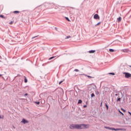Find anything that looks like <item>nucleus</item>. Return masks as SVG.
<instances>
[{"label":"nucleus","mask_w":131,"mask_h":131,"mask_svg":"<svg viewBox=\"0 0 131 131\" xmlns=\"http://www.w3.org/2000/svg\"><path fill=\"white\" fill-rule=\"evenodd\" d=\"M39 103H40L39 102H38L37 103V104H38H38H39Z\"/></svg>","instance_id":"nucleus-33"},{"label":"nucleus","mask_w":131,"mask_h":131,"mask_svg":"<svg viewBox=\"0 0 131 131\" xmlns=\"http://www.w3.org/2000/svg\"><path fill=\"white\" fill-rule=\"evenodd\" d=\"M35 37H37V36L32 37V39H33V38H35Z\"/></svg>","instance_id":"nucleus-29"},{"label":"nucleus","mask_w":131,"mask_h":131,"mask_svg":"<svg viewBox=\"0 0 131 131\" xmlns=\"http://www.w3.org/2000/svg\"><path fill=\"white\" fill-rule=\"evenodd\" d=\"M82 103V101L81 100H79L78 102V104H81Z\"/></svg>","instance_id":"nucleus-10"},{"label":"nucleus","mask_w":131,"mask_h":131,"mask_svg":"<svg viewBox=\"0 0 131 131\" xmlns=\"http://www.w3.org/2000/svg\"><path fill=\"white\" fill-rule=\"evenodd\" d=\"M121 99L120 98H118L117 100V102H118V101H120Z\"/></svg>","instance_id":"nucleus-18"},{"label":"nucleus","mask_w":131,"mask_h":131,"mask_svg":"<svg viewBox=\"0 0 131 131\" xmlns=\"http://www.w3.org/2000/svg\"><path fill=\"white\" fill-rule=\"evenodd\" d=\"M56 57H55V56H53V57H50L49 59V60H52V59H54V58H55Z\"/></svg>","instance_id":"nucleus-12"},{"label":"nucleus","mask_w":131,"mask_h":131,"mask_svg":"<svg viewBox=\"0 0 131 131\" xmlns=\"http://www.w3.org/2000/svg\"><path fill=\"white\" fill-rule=\"evenodd\" d=\"M121 110H122V111H123V112H125V110L123 108H121Z\"/></svg>","instance_id":"nucleus-21"},{"label":"nucleus","mask_w":131,"mask_h":131,"mask_svg":"<svg viewBox=\"0 0 131 131\" xmlns=\"http://www.w3.org/2000/svg\"><path fill=\"white\" fill-rule=\"evenodd\" d=\"M91 97H92V98H93V97H95V94L94 93H92L91 94Z\"/></svg>","instance_id":"nucleus-17"},{"label":"nucleus","mask_w":131,"mask_h":131,"mask_svg":"<svg viewBox=\"0 0 131 131\" xmlns=\"http://www.w3.org/2000/svg\"><path fill=\"white\" fill-rule=\"evenodd\" d=\"M0 76H3V75H2V74H0Z\"/></svg>","instance_id":"nucleus-34"},{"label":"nucleus","mask_w":131,"mask_h":131,"mask_svg":"<svg viewBox=\"0 0 131 131\" xmlns=\"http://www.w3.org/2000/svg\"><path fill=\"white\" fill-rule=\"evenodd\" d=\"M122 51H123L124 53H127L128 52L129 50L128 49H124L122 50Z\"/></svg>","instance_id":"nucleus-6"},{"label":"nucleus","mask_w":131,"mask_h":131,"mask_svg":"<svg viewBox=\"0 0 131 131\" xmlns=\"http://www.w3.org/2000/svg\"><path fill=\"white\" fill-rule=\"evenodd\" d=\"M129 67H130V68H131V66H129Z\"/></svg>","instance_id":"nucleus-36"},{"label":"nucleus","mask_w":131,"mask_h":131,"mask_svg":"<svg viewBox=\"0 0 131 131\" xmlns=\"http://www.w3.org/2000/svg\"><path fill=\"white\" fill-rule=\"evenodd\" d=\"M105 128H108V129H112L113 130H119L120 129H114L113 128H110L109 127H105Z\"/></svg>","instance_id":"nucleus-4"},{"label":"nucleus","mask_w":131,"mask_h":131,"mask_svg":"<svg viewBox=\"0 0 131 131\" xmlns=\"http://www.w3.org/2000/svg\"><path fill=\"white\" fill-rule=\"evenodd\" d=\"M21 123L25 124V123H28V121L26 120L25 119H23L21 121Z\"/></svg>","instance_id":"nucleus-5"},{"label":"nucleus","mask_w":131,"mask_h":131,"mask_svg":"<svg viewBox=\"0 0 131 131\" xmlns=\"http://www.w3.org/2000/svg\"><path fill=\"white\" fill-rule=\"evenodd\" d=\"M86 76H87V77H88L89 78H94V77H92V76H90L86 75Z\"/></svg>","instance_id":"nucleus-11"},{"label":"nucleus","mask_w":131,"mask_h":131,"mask_svg":"<svg viewBox=\"0 0 131 131\" xmlns=\"http://www.w3.org/2000/svg\"><path fill=\"white\" fill-rule=\"evenodd\" d=\"M25 82H27V78L25 76Z\"/></svg>","instance_id":"nucleus-13"},{"label":"nucleus","mask_w":131,"mask_h":131,"mask_svg":"<svg viewBox=\"0 0 131 131\" xmlns=\"http://www.w3.org/2000/svg\"><path fill=\"white\" fill-rule=\"evenodd\" d=\"M66 19L68 21H69V22H70V19H69V18H68V17H66Z\"/></svg>","instance_id":"nucleus-15"},{"label":"nucleus","mask_w":131,"mask_h":131,"mask_svg":"<svg viewBox=\"0 0 131 131\" xmlns=\"http://www.w3.org/2000/svg\"><path fill=\"white\" fill-rule=\"evenodd\" d=\"M14 14H19L20 13V11H15L13 12Z\"/></svg>","instance_id":"nucleus-9"},{"label":"nucleus","mask_w":131,"mask_h":131,"mask_svg":"<svg viewBox=\"0 0 131 131\" xmlns=\"http://www.w3.org/2000/svg\"><path fill=\"white\" fill-rule=\"evenodd\" d=\"M101 24V22H99L97 24L95 25V26H98V25H100Z\"/></svg>","instance_id":"nucleus-16"},{"label":"nucleus","mask_w":131,"mask_h":131,"mask_svg":"<svg viewBox=\"0 0 131 131\" xmlns=\"http://www.w3.org/2000/svg\"><path fill=\"white\" fill-rule=\"evenodd\" d=\"M119 112L121 114H122V115H124V114H123V113H122L121 112H120L119 110Z\"/></svg>","instance_id":"nucleus-24"},{"label":"nucleus","mask_w":131,"mask_h":131,"mask_svg":"<svg viewBox=\"0 0 131 131\" xmlns=\"http://www.w3.org/2000/svg\"><path fill=\"white\" fill-rule=\"evenodd\" d=\"M128 113H129V115H130V116H131V113H130V112H128Z\"/></svg>","instance_id":"nucleus-31"},{"label":"nucleus","mask_w":131,"mask_h":131,"mask_svg":"<svg viewBox=\"0 0 131 131\" xmlns=\"http://www.w3.org/2000/svg\"><path fill=\"white\" fill-rule=\"evenodd\" d=\"M110 52H114V50L113 49H110Z\"/></svg>","instance_id":"nucleus-22"},{"label":"nucleus","mask_w":131,"mask_h":131,"mask_svg":"<svg viewBox=\"0 0 131 131\" xmlns=\"http://www.w3.org/2000/svg\"><path fill=\"white\" fill-rule=\"evenodd\" d=\"M9 24H10V25H12V24H13V21H11L9 23Z\"/></svg>","instance_id":"nucleus-25"},{"label":"nucleus","mask_w":131,"mask_h":131,"mask_svg":"<svg viewBox=\"0 0 131 131\" xmlns=\"http://www.w3.org/2000/svg\"><path fill=\"white\" fill-rule=\"evenodd\" d=\"M109 74H110L111 75H115V73H109Z\"/></svg>","instance_id":"nucleus-14"},{"label":"nucleus","mask_w":131,"mask_h":131,"mask_svg":"<svg viewBox=\"0 0 131 131\" xmlns=\"http://www.w3.org/2000/svg\"><path fill=\"white\" fill-rule=\"evenodd\" d=\"M123 74H125V77L126 78H129V77H131V74L128 73H123Z\"/></svg>","instance_id":"nucleus-2"},{"label":"nucleus","mask_w":131,"mask_h":131,"mask_svg":"<svg viewBox=\"0 0 131 131\" xmlns=\"http://www.w3.org/2000/svg\"><path fill=\"white\" fill-rule=\"evenodd\" d=\"M28 94L27 93L25 94V96H27Z\"/></svg>","instance_id":"nucleus-32"},{"label":"nucleus","mask_w":131,"mask_h":131,"mask_svg":"<svg viewBox=\"0 0 131 131\" xmlns=\"http://www.w3.org/2000/svg\"><path fill=\"white\" fill-rule=\"evenodd\" d=\"M105 106H106V108H107V110H108V105H107V104H105Z\"/></svg>","instance_id":"nucleus-23"},{"label":"nucleus","mask_w":131,"mask_h":131,"mask_svg":"<svg viewBox=\"0 0 131 131\" xmlns=\"http://www.w3.org/2000/svg\"><path fill=\"white\" fill-rule=\"evenodd\" d=\"M83 107H84V108H86L87 106H86V105H85L83 106Z\"/></svg>","instance_id":"nucleus-28"},{"label":"nucleus","mask_w":131,"mask_h":131,"mask_svg":"<svg viewBox=\"0 0 131 131\" xmlns=\"http://www.w3.org/2000/svg\"><path fill=\"white\" fill-rule=\"evenodd\" d=\"M70 37H71L70 36H68L66 38V39H67L68 38H70Z\"/></svg>","instance_id":"nucleus-20"},{"label":"nucleus","mask_w":131,"mask_h":131,"mask_svg":"<svg viewBox=\"0 0 131 131\" xmlns=\"http://www.w3.org/2000/svg\"><path fill=\"white\" fill-rule=\"evenodd\" d=\"M0 17L1 18H5L3 15H0Z\"/></svg>","instance_id":"nucleus-19"},{"label":"nucleus","mask_w":131,"mask_h":131,"mask_svg":"<svg viewBox=\"0 0 131 131\" xmlns=\"http://www.w3.org/2000/svg\"><path fill=\"white\" fill-rule=\"evenodd\" d=\"M0 118L3 119L4 118V116H3L2 117H1V116H0Z\"/></svg>","instance_id":"nucleus-30"},{"label":"nucleus","mask_w":131,"mask_h":131,"mask_svg":"<svg viewBox=\"0 0 131 131\" xmlns=\"http://www.w3.org/2000/svg\"><path fill=\"white\" fill-rule=\"evenodd\" d=\"M94 18L96 19H98V20H100V16H99V15L96 14L94 15Z\"/></svg>","instance_id":"nucleus-3"},{"label":"nucleus","mask_w":131,"mask_h":131,"mask_svg":"<svg viewBox=\"0 0 131 131\" xmlns=\"http://www.w3.org/2000/svg\"><path fill=\"white\" fill-rule=\"evenodd\" d=\"M13 128H15V127H13Z\"/></svg>","instance_id":"nucleus-37"},{"label":"nucleus","mask_w":131,"mask_h":131,"mask_svg":"<svg viewBox=\"0 0 131 131\" xmlns=\"http://www.w3.org/2000/svg\"><path fill=\"white\" fill-rule=\"evenodd\" d=\"M95 52H96V51L95 50H91L89 51V53H90V54H94V53H95Z\"/></svg>","instance_id":"nucleus-7"},{"label":"nucleus","mask_w":131,"mask_h":131,"mask_svg":"<svg viewBox=\"0 0 131 131\" xmlns=\"http://www.w3.org/2000/svg\"><path fill=\"white\" fill-rule=\"evenodd\" d=\"M118 22L119 23L121 21V17H119L117 18Z\"/></svg>","instance_id":"nucleus-8"},{"label":"nucleus","mask_w":131,"mask_h":131,"mask_svg":"<svg viewBox=\"0 0 131 131\" xmlns=\"http://www.w3.org/2000/svg\"><path fill=\"white\" fill-rule=\"evenodd\" d=\"M115 96H117V94H115Z\"/></svg>","instance_id":"nucleus-35"},{"label":"nucleus","mask_w":131,"mask_h":131,"mask_svg":"<svg viewBox=\"0 0 131 131\" xmlns=\"http://www.w3.org/2000/svg\"><path fill=\"white\" fill-rule=\"evenodd\" d=\"M62 82H63V81H61L60 82H59V84H61Z\"/></svg>","instance_id":"nucleus-27"},{"label":"nucleus","mask_w":131,"mask_h":131,"mask_svg":"<svg viewBox=\"0 0 131 131\" xmlns=\"http://www.w3.org/2000/svg\"><path fill=\"white\" fill-rule=\"evenodd\" d=\"M89 127H90V125L84 124H73L70 125V128L71 129H75V128L76 129H84V128H89Z\"/></svg>","instance_id":"nucleus-1"},{"label":"nucleus","mask_w":131,"mask_h":131,"mask_svg":"<svg viewBox=\"0 0 131 131\" xmlns=\"http://www.w3.org/2000/svg\"><path fill=\"white\" fill-rule=\"evenodd\" d=\"M74 71H75L76 72H78V71H79V70H77V69H75L74 70Z\"/></svg>","instance_id":"nucleus-26"}]
</instances>
